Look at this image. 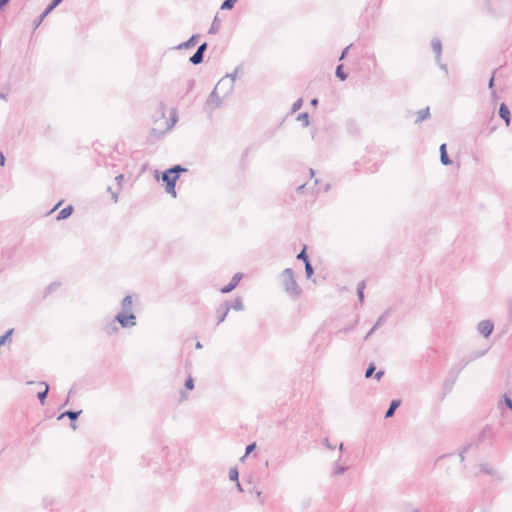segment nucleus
I'll list each match as a JSON object with an SVG mask.
<instances>
[{"label":"nucleus","mask_w":512,"mask_h":512,"mask_svg":"<svg viewBox=\"0 0 512 512\" xmlns=\"http://www.w3.org/2000/svg\"><path fill=\"white\" fill-rule=\"evenodd\" d=\"M13 332H14V329L11 328V329L7 330L4 335L0 336V338L2 339V341L4 343H6L7 341H11V336H12Z\"/></svg>","instance_id":"obj_41"},{"label":"nucleus","mask_w":512,"mask_h":512,"mask_svg":"<svg viewBox=\"0 0 512 512\" xmlns=\"http://www.w3.org/2000/svg\"><path fill=\"white\" fill-rule=\"evenodd\" d=\"M231 307H230V304L228 301H225L224 303H222L220 305V307L217 309V314H218V322L217 324H220L222 323L225 318L227 317L229 311H230Z\"/></svg>","instance_id":"obj_9"},{"label":"nucleus","mask_w":512,"mask_h":512,"mask_svg":"<svg viewBox=\"0 0 512 512\" xmlns=\"http://www.w3.org/2000/svg\"><path fill=\"white\" fill-rule=\"evenodd\" d=\"M389 313L390 311L389 310H386L376 321V323L374 324V329H378L380 326H382L386 321H387V318L389 316Z\"/></svg>","instance_id":"obj_28"},{"label":"nucleus","mask_w":512,"mask_h":512,"mask_svg":"<svg viewBox=\"0 0 512 512\" xmlns=\"http://www.w3.org/2000/svg\"><path fill=\"white\" fill-rule=\"evenodd\" d=\"M504 403L510 410H512V399L507 395H504Z\"/></svg>","instance_id":"obj_46"},{"label":"nucleus","mask_w":512,"mask_h":512,"mask_svg":"<svg viewBox=\"0 0 512 512\" xmlns=\"http://www.w3.org/2000/svg\"><path fill=\"white\" fill-rule=\"evenodd\" d=\"M476 446L473 443L468 444L463 450H461L459 456L461 458V461H464L465 454L468 453L471 449L475 448Z\"/></svg>","instance_id":"obj_37"},{"label":"nucleus","mask_w":512,"mask_h":512,"mask_svg":"<svg viewBox=\"0 0 512 512\" xmlns=\"http://www.w3.org/2000/svg\"><path fill=\"white\" fill-rule=\"evenodd\" d=\"M111 198L114 203H117L118 202V192L117 191L111 192Z\"/></svg>","instance_id":"obj_53"},{"label":"nucleus","mask_w":512,"mask_h":512,"mask_svg":"<svg viewBox=\"0 0 512 512\" xmlns=\"http://www.w3.org/2000/svg\"><path fill=\"white\" fill-rule=\"evenodd\" d=\"M114 322H117L121 328H132L136 326V315L133 312L118 313L114 317Z\"/></svg>","instance_id":"obj_2"},{"label":"nucleus","mask_w":512,"mask_h":512,"mask_svg":"<svg viewBox=\"0 0 512 512\" xmlns=\"http://www.w3.org/2000/svg\"><path fill=\"white\" fill-rule=\"evenodd\" d=\"M494 324L491 320H482L478 323L477 329L484 337H489L493 332Z\"/></svg>","instance_id":"obj_6"},{"label":"nucleus","mask_w":512,"mask_h":512,"mask_svg":"<svg viewBox=\"0 0 512 512\" xmlns=\"http://www.w3.org/2000/svg\"><path fill=\"white\" fill-rule=\"evenodd\" d=\"M256 448V443L253 442L249 445L246 446V449H245V455L241 458V460H244L245 457H247L250 453H252Z\"/></svg>","instance_id":"obj_39"},{"label":"nucleus","mask_w":512,"mask_h":512,"mask_svg":"<svg viewBox=\"0 0 512 512\" xmlns=\"http://www.w3.org/2000/svg\"><path fill=\"white\" fill-rule=\"evenodd\" d=\"M493 74H495V72ZM488 87L490 89H492L494 87V75H492V77L490 78L489 83H488Z\"/></svg>","instance_id":"obj_56"},{"label":"nucleus","mask_w":512,"mask_h":512,"mask_svg":"<svg viewBox=\"0 0 512 512\" xmlns=\"http://www.w3.org/2000/svg\"><path fill=\"white\" fill-rule=\"evenodd\" d=\"M336 77L339 78L341 81H345L348 77V74L344 72L343 65L340 64L336 67L335 71Z\"/></svg>","instance_id":"obj_29"},{"label":"nucleus","mask_w":512,"mask_h":512,"mask_svg":"<svg viewBox=\"0 0 512 512\" xmlns=\"http://www.w3.org/2000/svg\"><path fill=\"white\" fill-rule=\"evenodd\" d=\"M304 189H305V184H302V185L297 187V191L298 192H303Z\"/></svg>","instance_id":"obj_63"},{"label":"nucleus","mask_w":512,"mask_h":512,"mask_svg":"<svg viewBox=\"0 0 512 512\" xmlns=\"http://www.w3.org/2000/svg\"><path fill=\"white\" fill-rule=\"evenodd\" d=\"M61 286V283L60 282H52L50 283L47 287H46V291H45V295L44 297H47L48 295L52 294L53 292H55L56 290H58Z\"/></svg>","instance_id":"obj_26"},{"label":"nucleus","mask_w":512,"mask_h":512,"mask_svg":"<svg viewBox=\"0 0 512 512\" xmlns=\"http://www.w3.org/2000/svg\"><path fill=\"white\" fill-rule=\"evenodd\" d=\"M366 288V282L364 280L360 281L357 285V296L360 303L364 302V289Z\"/></svg>","instance_id":"obj_23"},{"label":"nucleus","mask_w":512,"mask_h":512,"mask_svg":"<svg viewBox=\"0 0 512 512\" xmlns=\"http://www.w3.org/2000/svg\"><path fill=\"white\" fill-rule=\"evenodd\" d=\"M305 273L307 278H311L314 273V269L310 261H306Z\"/></svg>","instance_id":"obj_36"},{"label":"nucleus","mask_w":512,"mask_h":512,"mask_svg":"<svg viewBox=\"0 0 512 512\" xmlns=\"http://www.w3.org/2000/svg\"><path fill=\"white\" fill-rule=\"evenodd\" d=\"M223 98L224 97H222V94H220L219 90H216V87H214L213 91L207 98L206 104L211 106L212 109L218 108L222 105Z\"/></svg>","instance_id":"obj_5"},{"label":"nucleus","mask_w":512,"mask_h":512,"mask_svg":"<svg viewBox=\"0 0 512 512\" xmlns=\"http://www.w3.org/2000/svg\"><path fill=\"white\" fill-rule=\"evenodd\" d=\"M432 49L435 52L436 55V62H439L441 60V53H442V44L441 41L437 38H434L431 42Z\"/></svg>","instance_id":"obj_15"},{"label":"nucleus","mask_w":512,"mask_h":512,"mask_svg":"<svg viewBox=\"0 0 512 512\" xmlns=\"http://www.w3.org/2000/svg\"><path fill=\"white\" fill-rule=\"evenodd\" d=\"M355 324H356V322H355L354 324H352V325H349V326H347V327H344V328H342V329H339V330H338V333H343V334H347V333H349L350 331H352V330L354 329Z\"/></svg>","instance_id":"obj_45"},{"label":"nucleus","mask_w":512,"mask_h":512,"mask_svg":"<svg viewBox=\"0 0 512 512\" xmlns=\"http://www.w3.org/2000/svg\"><path fill=\"white\" fill-rule=\"evenodd\" d=\"M81 413H82L81 410L80 411L67 410L58 416V420H61L64 417H68L71 420L72 429L75 430L77 428L75 421L78 419V417L80 416Z\"/></svg>","instance_id":"obj_8"},{"label":"nucleus","mask_w":512,"mask_h":512,"mask_svg":"<svg viewBox=\"0 0 512 512\" xmlns=\"http://www.w3.org/2000/svg\"><path fill=\"white\" fill-rule=\"evenodd\" d=\"M229 479L231 481H236V482L239 481V471H238V469L236 467L230 468V470H229Z\"/></svg>","instance_id":"obj_33"},{"label":"nucleus","mask_w":512,"mask_h":512,"mask_svg":"<svg viewBox=\"0 0 512 512\" xmlns=\"http://www.w3.org/2000/svg\"><path fill=\"white\" fill-rule=\"evenodd\" d=\"M203 59H204V55L200 51L196 50V52L190 57L189 61L193 65H198L203 62Z\"/></svg>","instance_id":"obj_24"},{"label":"nucleus","mask_w":512,"mask_h":512,"mask_svg":"<svg viewBox=\"0 0 512 512\" xmlns=\"http://www.w3.org/2000/svg\"><path fill=\"white\" fill-rule=\"evenodd\" d=\"M302 104H303V101L302 99H298L296 100L293 105H292V108H291V113H295L297 112L298 110H300V108L302 107Z\"/></svg>","instance_id":"obj_40"},{"label":"nucleus","mask_w":512,"mask_h":512,"mask_svg":"<svg viewBox=\"0 0 512 512\" xmlns=\"http://www.w3.org/2000/svg\"><path fill=\"white\" fill-rule=\"evenodd\" d=\"M242 277H243V275L241 273L234 274L233 277L231 278L230 282L226 286H224L220 289L221 293L227 294V293L231 292L232 290H234L237 287V285L239 284V282L241 281Z\"/></svg>","instance_id":"obj_7"},{"label":"nucleus","mask_w":512,"mask_h":512,"mask_svg":"<svg viewBox=\"0 0 512 512\" xmlns=\"http://www.w3.org/2000/svg\"><path fill=\"white\" fill-rule=\"evenodd\" d=\"M185 389L186 390H193L194 389V379L191 375H189L185 381Z\"/></svg>","instance_id":"obj_38"},{"label":"nucleus","mask_w":512,"mask_h":512,"mask_svg":"<svg viewBox=\"0 0 512 512\" xmlns=\"http://www.w3.org/2000/svg\"><path fill=\"white\" fill-rule=\"evenodd\" d=\"M187 399H188V395H187V393H186V392H184V391H181V392H180V401H185V400H187Z\"/></svg>","instance_id":"obj_55"},{"label":"nucleus","mask_w":512,"mask_h":512,"mask_svg":"<svg viewBox=\"0 0 512 512\" xmlns=\"http://www.w3.org/2000/svg\"><path fill=\"white\" fill-rule=\"evenodd\" d=\"M0 165L1 166L5 165V157L2 152H0Z\"/></svg>","instance_id":"obj_59"},{"label":"nucleus","mask_w":512,"mask_h":512,"mask_svg":"<svg viewBox=\"0 0 512 512\" xmlns=\"http://www.w3.org/2000/svg\"><path fill=\"white\" fill-rule=\"evenodd\" d=\"M42 22L43 21H40V16H39L38 19L35 20V28L39 27Z\"/></svg>","instance_id":"obj_62"},{"label":"nucleus","mask_w":512,"mask_h":512,"mask_svg":"<svg viewBox=\"0 0 512 512\" xmlns=\"http://www.w3.org/2000/svg\"><path fill=\"white\" fill-rule=\"evenodd\" d=\"M384 375V371L383 370H379L378 372H376L375 374V378L379 381Z\"/></svg>","instance_id":"obj_54"},{"label":"nucleus","mask_w":512,"mask_h":512,"mask_svg":"<svg viewBox=\"0 0 512 512\" xmlns=\"http://www.w3.org/2000/svg\"><path fill=\"white\" fill-rule=\"evenodd\" d=\"M208 44L206 42L202 43L198 46L197 51H200L203 55L205 51L207 50Z\"/></svg>","instance_id":"obj_47"},{"label":"nucleus","mask_w":512,"mask_h":512,"mask_svg":"<svg viewBox=\"0 0 512 512\" xmlns=\"http://www.w3.org/2000/svg\"><path fill=\"white\" fill-rule=\"evenodd\" d=\"M231 309H234L236 311H241L243 310L244 306H243V302H242V299L240 297L236 298L232 304L230 305Z\"/></svg>","instance_id":"obj_31"},{"label":"nucleus","mask_w":512,"mask_h":512,"mask_svg":"<svg viewBox=\"0 0 512 512\" xmlns=\"http://www.w3.org/2000/svg\"><path fill=\"white\" fill-rule=\"evenodd\" d=\"M401 405V400L400 399H394L390 402V405L388 407V409L386 410L385 412V418H391L394 413H395V410Z\"/></svg>","instance_id":"obj_14"},{"label":"nucleus","mask_w":512,"mask_h":512,"mask_svg":"<svg viewBox=\"0 0 512 512\" xmlns=\"http://www.w3.org/2000/svg\"><path fill=\"white\" fill-rule=\"evenodd\" d=\"M123 178H124V177H123V175H122V174H120V175H118V176H116V177H115V180H116V182L118 183V185H121V181L123 180Z\"/></svg>","instance_id":"obj_58"},{"label":"nucleus","mask_w":512,"mask_h":512,"mask_svg":"<svg viewBox=\"0 0 512 512\" xmlns=\"http://www.w3.org/2000/svg\"><path fill=\"white\" fill-rule=\"evenodd\" d=\"M239 70H240V67H237L233 73L227 74L224 77H228L229 80H232V84L234 85V83H235V81L237 79L238 71Z\"/></svg>","instance_id":"obj_43"},{"label":"nucleus","mask_w":512,"mask_h":512,"mask_svg":"<svg viewBox=\"0 0 512 512\" xmlns=\"http://www.w3.org/2000/svg\"><path fill=\"white\" fill-rule=\"evenodd\" d=\"M220 26H221V22H220V20L218 19V17H217V16H215V17H214V19H213V21H212V24H211V26H210V28H209L208 33H209V34H216V33L219 31Z\"/></svg>","instance_id":"obj_25"},{"label":"nucleus","mask_w":512,"mask_h":512,"mask_svg":"<svg viewBox=\"0 0 512 512\" xmlns=\"http://www.w3.org/2000/svg\"><path fill=\"white\" fill-rule=\"evenodd\" d=\"M133 306V298L131 295H126L122 301H121V312L120 313H126L129 314V312L132 311Z\"/></svg>","instance_id":"obj_11"},{"label":"nucleus","mask_w":512,"mask_h":512,"mask_svg":"<svg viewBox=\"0 0 512 512\" xmlns=\"http://www.w3.org/2000/svg\"><path fill=\"white\" fill-rule=\"evenodd\" d=\"M238 0H224L221 4L222 10H231Z\"/></svg>","instance_id":"obj_34"},{"label":"nucleus","mask_w":512,"mask_h":512,"mask_svg":"<svg viewBox=\"0 0 512 512\" xmlns=\"http://www.w3.org/2000/svg\"><path fill=\"white\" fill-rule=\"evenodd\" d=\"M167 170L169 171V173H171L174 176H177V179H179L180 174L182 172H186L187 168L183 167L182 165L177 164Z\"/></svg>","instance_id":"obj_22"},{"label":"nucleus","mask_w":512,"mask_h":512,"mask_svg":"<svg viewBox=\"0 0 512 512\" xmlns=\"http://www.w3.org/2000/svg\"><path fill=\"white\" fill-rule=\"evenodd\" d=\"M499 116L505 121L506 126L510 125L511 113L508 106L505 103H501L499 106Z\"/></svg>","instance_id":"obj_10"},{"label":"nucleus","mask_w":512,"mask_h":512,"mask_svg":"<svg viewBox=\"0 0 512 512\" xmlns=\"http://www.w3.org/2000/svg\"><path fill=\"white\" fill-rule=\"evenodd\" d=\"M54 8H50V5H48L45 10L40 15V21H43L52 11Z\"/></svg>","instance_id":"obj_44"},{"label":"nucleus","mask_w":512,"mask_h":512,"mask_svg":"<svg viewBox=\"0 0 512 512\" xmlns=\"http://www.w3.org/2000/svg\"><path fill=\"white\" fill-rule=\"evenodd\" d=\"M377 329H374V326L368 331V333L366 334V336L364 337V340H368L373 334L374 332L376 331Z\"/></svg>","instance_id":"obj_52"},{"label":"nucleus","mask_w":512,"mask_h":512,"mask_svg":"<svg viewBox=\"0 0 512 512\" xmlns=\"http://www.w3.org/2000/svg\"><path fill=\"white\" fill-rule=\"evenodd\" d=\"M478 467H479L480 471L500 479L497 470L495 468H493L491 465H489L488 463L479 464Z\"/></svg>","instance_id":"obj_13"},{"label":"nucleus","mask_w":512,"mask_h":512,"mask_svg":"<svg viewBox=\"0 0 512 512\" xmlns=\"http://www.w3.org/2000/svg\"><path fill=\"white\" fill-rule=\"evenodd\" d=\"M161 179L166 184L165 185V191L168 194H170L173 198H176L177 192H176L175 186H176V182L178 180L177 176H174L171 173H169L168 170H165L162 173Z\"/></svg>","instance_id":"obj_3"},{"label":"nucleus","mask_w":512,"mask_h":512,"mask_svg":"<svg viewBox=\"0 0 512 512\" xmlns=\"http://www.w3.org/2000/svg\"><path fill=\"white\" fill-rule=\"evenodd\" d=\"M298 260H302L304 264H306V261H310L309 257L306 253V246L298 253L297 257Z\"/></svg>","instance_id":"obj_35"},{"label":"nucleus","mask_w":512,"mask_h":512,"mask_svg":"<svg viewBox=\"0 0 512 512\" xmlns=\"http://www.w3.org/2000/svg\"><path fill=\"white\" fill-rule=\"evenodd\" d=\"M73 213V207L71 205H68L66 207H64L59 213L58 215L56 216V219L58 221L60 220H64V219H67L68 217L71 216V214Z\"/></svg>","instance_id":"obj_19"},{"label":"nucleus","mask_w":512,"mask_h":512,"mask_svg":"<svg viewBox=\"0 0 512 512\" xmlns=\"http://www.w3.org/2000/svg\"><path fill=\"white\" fill-rule=\"evenodd\" d=\"M375 369L376 368H375L374 363L369 364V366L367 367V369L365 371V377L370 378L373 375Z\"/></svg>","instance_id":"obj_42"},{"label":"nucleus","mask_w":512,"mask_h":512,"mask_svg":"<svg viewBox=\"0 0 512 512\" xmlns=\"http://www.w3.org/2000/svg\"><path fill=\"white\" fill-rule=\"evenodd\" d=\"M323 445L330 449V450H334L335 449V446L331 445L330 442H329V439L328 438H324L323 439Z\"/></svg>","instance_id":"obj_48"},{"label":"nucleus","mask_w":512,"mask_h":512,"mask_svg":"<svg viewBox=\"0 0 512 512\" xmlns=\"http://www.w3.org/2000/svg\"><path fill=\"white\" fill-rule=\"evenodd\" d=\"M297 120L302 123L304 127L309 125V114L307 112H303L298 114Z\"/></svg>","instance_id":"obj_32"},{"label":"nucleus","mask_w":512,"mask_h":512,"mask_svg":"<svg viewBox=\"0 0 512 512\" xmlns=\"http://www.w3.org/2000/svg\"><path fill=\"white\" fill-rule=\"evenodd\" d=\"M42 385L45 386V389L41 392H38L37 398L39 401L44 404L45 399L47 398L48 392H49V385L46 382H41Z\"/></svg>","instance_id":"obj_27"},{"label":"nucleus","mask_w":512,"mask_h":512,"mask_svg":"<svg viewBox=\"0 0 512 512\" xmlns=\"http://www.w3.org/2000/svg\"><path fill=\"white\" fill-rule=\"evenodd\" d=\"M284 290L290 296L296 298L301 294V289L296 282L294 272L291 268H286L281 274Z\"/></svg>","instance_id":"obj_1"},{"label":"nucleus","mask_w":512,"mask_h":512,"mask_svg":"<svg viewBox=\"0 0 512 512\" xmlns=\"http://www.w3.org/2000/svg\"><path fill=\"white\" fill-rule=\"evenodd\" d=\"M116 322L111 321L109 323H107L104 327H103V331L107 334V335H114V334H117L119 332V327L115 324Z\"/></svg>","instance_id":"obj_18"},{"label":"nucleus","mask_w":512,"mask_h":512,"mask_svg":"<svg viewBox=\"0 0 512 512\" xmlns=\"http://www.w3.org/2000/svg\"><path fill=\"white\" fill-rule=\"evenodd\" d=\"M63 0H52L50 2V8H56L57 6H59L61 3H62Z\"/></svg>","instance_id":"obj_50"},{"label":"nucleus","mask_w":512,"mask_h":512,"mask_svg":"<svg viewBox=\"0 0 512 512\" xmlns=\"http://www.w3.org/2000/svg\"><path fill=\"white\" fill-rule=\"evenodd\" d=\"M310 104L314 107H316L318 105V99L317 98H313L310 102Z\"/></svg>","instance_id":"obj_61"},{"label":"nucleus","mask_w":512,"mask_h":512,"mask_svg":"<svg viewBox=\"0 0 512 512\" xmlns=\"http://www.w3.org/2000/svg\"><path fill=\"white\" fill-rule=\"evenodd\" d=\"M347 467L339 464L338 462H334L333 464V473L334 475H342L346 472Z\"/></svg>","instance_id":"obj_30"},{"label":"nucleus","mask_w":512,"mask_h":512,"mask_svg":"<svg viewBox=\"0 0 512 512\" xmlns=\"http://www.w3.org/2000/svg\"><path fill=\"white\" fill-rule=\"evenodd\" d=\"M10 0H0V9H3Z\"/></svg>","instance_id":"obj_57"},{"label":"nucleus","mask_w":512,"mask_h":512,"mask_svg":"<svg viewBox=\"0 0 512 512\" xmlns=\"http://www.w3.org/2000/svg\"><path fill=\"white\" fill-rule=\"evenodd\" d=\"M199 39L198 34L192 35L186 42H183L177 46V49H184V48H190L196 45L197 41Z\"/></svg>","instance_id":"obj_16"},{"label":"nucleus","mask_w":512,"mask_h":512,"mask_svg":"<svg viewBox=\"0 0 512 512\" xmlns=\"http://www.w3.org/2000/svg\"><path fill=\"white\" fill-rule=\"evenodd\" d=\"M176 120H177V118H176V114L174 113L173 117H172L170 120H166V122H165V123H166V127H165V129H164V130L158 131L156 128H153V129L151 130V132H152L153 134L162 135L165 131H167V130L171 129V128L174 126V124H175Z\"/></svg>","instance_id":"obj_17"},{"label":"nucleus","mask_w":512,"mask_h":512,"mask_svg":"<svg viewBox=\"0 0 512 512\" xmlns=\"http://www.w3.org/2000/svg\"><path fill=\"white\" fill-rule=\"evenodd\" d=\"M351 47H352V44L348 45V46H347V47L342 51V53H341V55H340L339 60H343V59L346 57L347 52H348V50H349Z\"/></svg>","instance_id":"obj_49"},{"label":"nucleus","mask_w":512,"mask_h":512,"mask_svg":"<svg viewBox=\"0 0 512 512\" xmlns=\"http://www.w3.org/2000/svg\"><path fill=\"white\" fill-rule=\"evenodd\" d=\"M160 114H161V118L164 119L165 118V109H164V105L163 104H161Z\"/></svg>","instance_id":"obj_60"},{"label":"nucleus","mask_w":512,"mask_h":512,"mask_svg":"<svg viewBox=\"0 0 512 512\" xmlns=\"http://www.w3.org/2000/svg\"><path fill=\"white\" fill-rule=\"evenodd\" d=\"M439 151H440V161H441V163L443 165H445V166L450 165L452 162H451V159L449 158V156L447 154V146H446L445 143L440 145Z\"/></svg>","instance_id":"obj_12"},{"label":"nucleus","mask_w":512,"mask_h":512,"mask_svg":"<svg viewBox=\"0 0 512 512\" xmlns=\"http://www.w3.org/2000/svg\"><path fill=\"white\" fill-rule=\"evenodd\" d=\"M0 99L6 100L7 99V94L4 93V92H0Z\"/></svg>","instance_id":"obj_64"},{"label":"nucleus","mask_w":512,"mask_h":512,"mask_svg":"<svg viewBox=\"0 0 512 512\" xmlns=\"http://www.w3.org/2000/svg\"><path fill=\"white\" fill-rule=\"evenodd\" d=\"M430 117V109L429 107H426L424 109H421L417 112V118L415 120V123H420L424 120H427Z\"/></svg>","instance_id":"obj_21"},{"label":"nucleus","mask_w":512,"mask_h":512,"mask_svg":"<svg viewBox=\"0 0 512 512\" xmlns=\"http://www.w3.org/2000/svg\"><path fill=\"white\" fill-rule=\"evenodd\" d=\"M437 63L439 65L440 69L443 70L446 74H448V67H447V65L444 64V63H441V60H439V62H437Z\"/></svg>","instance_id":"obj_51"},{"label":"nucleus","mask_w":512,"mask_h":512,"mask_svg":"<svg viewBox=\"0 0 512 512\" xmlns=\"http://www.w3.org/2000/svg\"><path fill=\"white\" fill-rule=\"evenodd\" d=\"M216 90H219L222 97H227L234 90V85L232 84V80H229L228 77H222L219 82L216 84Z\"/></svg>","instance_id":"obj_4"},{"label":"nucleus","mask_w":512,"mask_h":512,"mask_svg":"<svg viewBox=\"0 0 512 512\" xmlns=\"http://www.w3.org/2000/svg\"><path fill=\"white\" fill-rule=\"evenodd\" d=\"M493 437V433H492V430L490 427H485L483 428V430L481 431L480 435H479V441L480 442H489Z\"/></svg>","instance_id":"obj_20"}]
</instances>
